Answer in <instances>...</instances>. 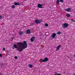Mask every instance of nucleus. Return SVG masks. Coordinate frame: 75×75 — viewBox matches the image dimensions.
Returning a JSON list of instances; mask_svg holds the SVG:
<instances>
[{
	"instance_id": "nucleus-21",
	"label": "nucleus",
	"mask_w": 75,
	"mask_h": 75,
	"mask_svg": "<svg viewBox=\"0 0 75 75\" xmlns=\"http://www.w3.org/2000/svg\"><path fill=\"white\" fill-rule=\"evenodd\" d=\"M45 26H46V27H48V24L47 23H46L45 24Z\"/></svg>"
},
{
	"instance_id": "nucleus-19",
	"label": "nucleus",
	"mask_w": 75,
	"mask_h": 75,
	"mask_svg": "<svg viewBox=\"0 0 75 75\" xmlns=\"http://www.w3.org/2000/svg\"><path fill=\"white\" fill-rule=\"evenodd\" d=\"M12 8H15V6L13 5L12 6Z\"/></svg>"
},
{
	"instance_id": "nucleus-3",
	"label": "nucleus",
	"mask_w": 75,
	"mask_h": 75,
	"mask_svg": "<svg viewBox=\"0 0 75 75\" xmlns=\"http://www.w3.org/2000/svg\"><path fill=\"white\" fill-rule=\"evenodd\" d=\"M68 26V24L65 23L62 24V27L63 28H67Z\"/></svg>"
},
{
	"instance_id": "nucleus-27",
	"label": "nucleus",
	"mask_w": 75,
	"mask_h": 75,
	"mask_svg": "<svg viewBox=\"0 0 75 75\" xmlns=\"http://www.w3.org/2000/svg\"><path fill=\"white\" fill-rule=\"evenodd\" d=\"M14 37L12 38L11 40H13V39H14Z\"/></svg>"
},
{
	"instance_id": "nucleus-26",
	"label": "nucleus",
	"mask_w": 75,
	"mask_h": 75,
	"mask_svg": "<svg viewBox=\"0 0 75 75\" xmlns=\"http://www.w3.org/2000/svg\"><path fill=\"white\" fill-rule=\"evenodd\" d=\"M2 18V16H0V19H1Z\"/></svg>"
},
{
	"instance_id": "nucleus-7",
	"label": "nucleus",
	"mask_w": 75,
	"mask_h": 75,
	"mask_svg": "<svg viewBox=\"0 0 75 75\" xmlns=\"http://www.w3.org/2000/svg\"><path fill=\"white\" fill-rule=\"evenodd\" d=\"M61 45H59L58 46H57L56 49L57 51H58L59 50V48H61Z\"/></svg>"
},
{
	"instance_id": "nucleus-17",
	"label": "nucleus",
	"mask_w": 75,
	"mask_h": 75,
	"mask_svg": "<svg viewBox=\"0 0 75 75\" xmlns=\"http://www.w3.org/2000/svg\"><path fill=\"white\" fill-rule=\"evenodd\" d=\"M56 3L57 4H58L59 3V0H57Z\"/></svg>"
},
{
	"instance_id": "nucleus-24",
	"label": "nucleus",
	"mask_w": 75,
	"mask_h": 75,
	"mask_svg": "<svg viewBox=\"0 0 75 75\" xmlns=\"http://www.w3.org/2000/svg\"><path fill=\"white\" fill-rule=\"evenodd\" d=\"M71 21H73V22H75V20H74L73 19H71Z\"/></svg>"
},
{
	"instance_id": "nucleus-29",
	"label": "nucleus",
	"mask_w": 75,
	"mask_h": 75,
	"mask_svg": "<svg viewBox=\"0 0 75 75\" xmlns=\"http://www.w3.org/2000/svg\"><path fill=\"white\" fill-rule=\"evenodd\" d=\"M67 57L69 58V57H68V56H67Z\"/></svg>"
},
{
	"instance_id": "nucleus-11",
	"label": "nucleus",
	"mask_w": 75,
	"mask_h": 75,
	"mask_svg": "<svg viewBox=\"0 0 75 75\" xmlns=\"http://www.w3.org/2000/svg\"><path fill=\"white\" fill-rule=\"evenodd\" d=\"M56 33H53L52 35L51 36V37H52V38H54L55 36H56Z\"/></svg>"
},
{
	"instance_id": "nucleus-10",
	"label": "nucleus",
	"mask_w": 75,
	"mask_h": 75,
	"mask_svg": "<svg viewBox=\"0 0 75 75\" xmlns=\"http://www.w3.org/2000/svg\"><path fill=\"white\" fill-rule=\"evenodd\" d=\"M35 22L36 24H40V20H35Z\"/></svg>"
},
{
	"instance_id": "nucleus-23",
	"label": "nucleus",
	"mask_w": 75,
	"mask_h": 75,
	"mask_svg": "<svg viewBox=\"0 0 75 75\" xmlns=\"http://www.w3.org/2000/svg\"><path fill=\"white\" fill-rule=\"evenodd\" d=\"M15 59H17L18 58L17 57L15 56Z\"/></svg>"
},
{
	"instance_id": "nucleus-12",
	"label": "nucleus",
	"mask_w": 75,
	"mask_h": 75,
	"mask_svg": "<svg viewBox=\"0 0 75 75\" xmlns=\"http://www.w3.org/2000/svg\"><path fill=\"white\" fill-rule=\"evenodd\" d=\"M31 33V30H28L26 31V33L28 34H30Z\"/></svg>"
},
{
	"instance_id": "nucleus-32",
	"label": "nucleus",
	"mask_w": 75,
	"mask_h": 75,
	"mask_svg": "<svg viewBox=\"0 0 75 75\" xmlns=\"http://www.w3.org/2000/svg\"><path fill=\"white\" fill-rule=\"evenodd\" d=\"M40 39H41V38H40Z\"/></svg>"
},
{
	"instance_id": "nucleus-28",
	"label": "nucleus",
	"mask_w": 75,
	"mask_h": 75,
	"mask_svg": "<svg viewBox=\"0 0 75 75\" xmlns=\"http://www.w3.org/2000/svg\"><path fill=\"white\" fill-rule=\"evenodd\" d=\"M74 57H75V55H74Z\"/></svg>"
},
{
	"instance_id": "nucleus-4",
	"label": "nucleus",
	"mask_w": 75,
	"mask_h": 75,
	"mask_svg": "<svg viewBox=\"0 0 75 75\" xmlns=\"http://www.w3.org/2000/svg\"><path fill=\"white\" fill-rule=\"evenodd\" d=\"M48 60V59L47 57L45 58L44 59H42L41 60V62H47Z\"/></svg>"
},
{
	"instance_id": "nucleus-25",
	"label": "nucleus",
	"mask_w": 75,
	"mask_h": 75,
	"mask_svg": "<svg viewBox=\"0 0 75 75\" xmlns=\"http://www.w3.org/2000/svg\"><path fill=\"white\" fill-rule=\"evenodd\" d=\"M0 57H2V54H0Z\"/></svg>"
},
{
	"instance_id": "nucleus-14",
	"label": "nucleus",
	"mask_w": 75,
	"mask_h": 75,
	"mask_svg": "<svg viewBox=\"0 0 75 75\" xmlns=\"http://www.w3.org/2000/svg\"><path fill=\"white\" fill-rule=\"evenodd\" d=\"M19 35H21L22 34H23V32H21V31H20L19 32Z\"/></svg>"
},
{
	"instance_id": "nucleus-31",
	"label": "nucleus",
	"mask_w": 75,
	"mask_h": 75,
	"mask_svg": "<svg viewBox=\"0 0 75 75\" xmlns=\"http://www.w3.org/2000/svg\"><path fill=\"white\" fill-rule=\"evenodd\" d=\"M73 75H75V74H73Z\"/></svg>"
},
{
	"instance_id": "nucleus-16",
	"label": "nucleus",
	"mask_w": 75,
	"mask_h": 75,
	"mask_svg": "<svg viewBox=\"0 0 75 75\" xmlns=\"http://www.w3.org/2000/svg\"><path fill=\"white\" fill-rule=\"evenodd\" d=\"M29 67L31 68L33 67V66L31 64H29Z\"/></svg>"
},
{
	"instance_id": "nucleus-18",
	"label": "nucleus",
	"mask_w": 75,
	"mask_h": 75,
	"mask_svg": "<svg viewBox=\"0 0 75 75\" xmlns=\"http://www.w3.org/2000/svg\"><path fill=\"white\" fill-rule=\"evenodd\" d=\"M59 1L61 3H63L64 2V0H60Z\"/></svg>"
},
{
	"instance_id": "nucleus-8",
	"label": "nucleus",
	"mask_w": 75,
	"mask_h": 75,
	"mask_svg": "<svg viewBox=\"0 0 75 75\" xmlns=\"http://www.w3.org/2000/svg\"><path fill=\"white\" fill-rule=\"evenodd\" d=\"M13 50H14V48H17V46L16 44H14L13 46L12 47Z\"/></svg>"
},
{
	"instance_id": "nucleus-30",
	"label": "nucleus",
	"mask_w": 75,
	"mask_h": 75,
	"mask_svg": "<svg viewBox=\"0 0 75 75\" xmlns=\"http://www.w3.org/2000/svg\"><path fill=\"white\" fill-rule=\"evenodd\" d=\"M25 0V1H27V0Z\"/></svg>"
},
{
	"instance_id": "nucleus-22",
	"label": "nucleus",
	"mask_w": 75,
	"mask_h": 75,
	"mask_svg": "<svg viewBox=\"0 0 75 75\" xmlns=\"http://www.w3.org/2000/svg\"><path fill=\"white\" fill-rule=\"evenodd\" d=\"M2 50H5L6 48H5L4 47H3L2 48Z\"/></svg>"
},
{
	"instance_id": "nucleus-9",
	"label": "nucleus",
	"mask_w": 75,
	"mask_h": 75,
	"mask_svg": "<svg viewBox=\"0 0 75 75\" xmlns=\"http://www.w3.org/2000/svg\"><path fill=\"white\" fill-rule=\"evenodd\" d=\"M66 11L67 12H69L71 11V9L70 8H68L66 9Z\"/></svg>"
},
{
	"instance_id": "nucleus-13",
	"label": "nucleus",
	"mask_w": 75,
	"mask_h": 75,
	"mask_svg": "<svg viewBox=\"0 0 75 75\" xmlns=\"http://www.w3.org/2000/svg\"><path fill=\"white\" fill-rule=\"evenodd\" d=\"M14 4L15 6H18L20 5V4L19 3H17V2H15L14 3Z\"/></svg>"
},
{
	"instance_id": "nucleus-6",
	"label": "nucleus",
	"mask_w": 75,
	"mask_h": 75,
	"mask_svg": "<svg viewBox=\"0 0 75 75\" xmlns=\"http://www.w3.org/2000/svg\"><path fill=\"white\" fill-rule=\"evenodd\" d=\"M35 38H36L34 36H33V37L31 38L30 39V41L31 42H33L34 41V40L35 39Z\"/></svg>"
},
{
	"instance_id": "nucleus-15",
	"label": "nucleus",
	"mask_w": 75,
	"mask_h": 75,
	"mask_svg": "<svg viewBox=\"0 0 75 75\" xmlns=\"http://www.w3.org/2000/svg\"><path fill=\"white\" fill-rule=\"evenodd\" d=\"M66 16L67 17H70V16H71V15H70L69 14H67L66 15Z\"/></svg>"
},
{
	"instance_id": "nucleus-2",
	"label": "nucleus",
	"mask_w": 75,
	"mask_h": 75,
	"mask_svg": "<svg viewBox=\"0 0 75 75\" xmlns=\"http://www.w3.org/2000/svg\"><path fill=\"white\" fill-rule=\"evenodd\" d=\"M24 49H25V47H19L17 48V50L18 51H19V52H21V51H23V50H24Z\"/></svg>"
},
{
	"instance_id": "nucleus-1",
	"label": "nucleus",
	"mask_w": 75,
	"mask_h": 75,
	"mask_svg": "<svg viewBox=\"0 0 75 75\" xmlns=\"http://www.w3.org/2000/svg\"><path fill=\"white\" fill-rule=\"evenodd\" d=\"M17 45H19V46H23V47H24L25 48H27L28 46L26 41H24L23 42V44L22 43H18L17 44Z\"/></svg>"
},
{
	"instance_id": "nucleus-5",
	"label": "nucleus",
	"mask_w": 75,
	"mask_h": 75,
	"mask_svg": "<svg viewBox=\"0 0 75 75\" xmlns=\"http://www.w3.org/2000/svg\"><path fill=\"white\" fill-rule=\"evenodd\" d=\"M38 7L40 8H42V6L41 4H38Z\"/></svg>"
},
{
	"instance_id": "nucleus-20",
	"label": "nucleus",
	"mask_w": 75,
	"mask_h": 75,
	"mask_svg": "<svg viewBox=\"0 0 75 75\" xmlns=\"http://www.w3.org/2000/svg\"><path fill=\"white\" fill-rule=\"evenodd\" d=\"M57 34H58L59 35L61 34V32H59L57 33Z\"/></svg>"
}]
</instances>
